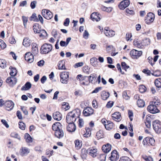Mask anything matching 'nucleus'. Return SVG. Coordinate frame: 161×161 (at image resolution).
<instances>
[{"label": "nucleus", "mask_w": 161, "mask_h": 161, "mask_svg": "<svg viewBox=\"0 0 161 161\" xmlns=\"http://www.w3.org/2000/svg\"><path fill=\"white\" fill-rule=\"evenodd\" d=\"M80 110L78 109L73 110L69 112L66 116V121L68 123H74L76 119L79 118Z\"/></svg>", "instance_id": "nucleus-1"}, {"label": "nucleus", "mask_w": 161, "mask_h": 161, "mask_svg": "<svg viewBox=\"0 0 161 161\" xmlns=\"http://www.w3.org/2000/svg\"><path fill=\"white\" fill-rule=\"evenodd\" d=\"M60 81L63 84H67L69 80V73L68 72L64 71L60 73Z\"/></svg>", "instance_id": "nucleus-2"}, {"label": "nucleus", "mask_w": 161, "mask_h": 161, "mask_svg": "<svg viewBox=\"0 0 161 161\" xmlns=\"http://www.w3.org/2000/svg\"><path fill=\"white\" fill-rule=\"evenodd\" d=\"M52 45L48 44H44L41 47L40 52L42 54H47L50 52L52 49Z\"/></svg>", "instance_id": "nucleus-3"}, {"label": "nucleus", "mask_w": 161, "mask_h": 161, "mask_svg": "<svg viewBox=\"0 0 161 161\" xmlns=\"http://www.w3.org/2000/svg\"><path fill=\"white\" fill-rule=\"evenodd\" d=\"M142 54L141 51H137L136 49L132 50L130 53V56L133 58L137 59L140 57Z\"/></svg>", "instance_id": "nucleus-4"}, {"label": "nucleus", "mask_w": 161, "mask_h": 161, "mask_svg": "<svg viewBox=\"0 0 161 161\" xmlns=\"http://www.w3.org/2000/svg\"><path fill=\"white\" fill-rule=\"evenodd\" d=\"M42 14L43 17L47 19H50L53 17V15L52 12L47 9H43L42 10Z\"/></svg>", "instance_id": "nucleus-5"}, {"label": "nucleus", "mask_w": 161, "mask_h": 161, "mask_svg": "<svg viewBox=\"0 0 161 161\" xmlns=\"http://www.w3.org/2000/svg\"><path fill=\"white\" fill-rule=\"evenodd\" d=\"M147 110L150 113L155 114L159 112V110L158 109L156 106L154 105L150 102V105L147 108Z\"/></svg>", "instance_id": "nucleus-6"}, {"label": "nucleus", "mask_w": 161, "mask_h": 161, "mask_svg": "<svg viewBox=\"0 0 161 161\" xmlns=\"http://www.w3.org/2000/svg\"><path fill=\"white\" fill-rule=\"evenodd\" d=\"M154 15L152 13H149L145 17V21L147 24L153 22L154 19Z\"/></svg>", "instance_id": "nucleus-7"}, {"label": "nucleus", "mask_w": 161, "mask_h": 161, "mask_svg": "<svg viewBox=\"0 0 161 161\" xmlns=\"http://www.w3.org/2000/svg\"><path fill=\"white\" fill-rule=\"evenodd\" d=\"M87 152L88 154L93 158H95L97 156V150L96 148L90 147L87 149Z\"/></svg>", "instance_id": "nucleus-8"}, {"label": "nucleus", "mask_w": 161, "mask_h": 161, "mask_svg": "<svg viewBox=\"0 0 161 161\" xmlns=\"http://www.w3.org/2000/svg\"><path fill=\"white\" fill-rule=\"evenodd\" d=\"M153 125L155 131L158 133H160L161 132V124L158 121L155 120L153 121Z\"/></svg>", "instance_id": "nucleus-9"}, {"label": "nucleus", "mask_w": 161, "mask_h": 161, "mask_svg": "<svg viewBox=\"0 0 161 161\" xmlns=\"http://www.w3.org/2000/svg\"><path fill=\"white\" fill-rule=\"evenodd\" d=\"M103 33L106 36L108 37L114 36L115 35V32L112 30L109 29L108 27H105L103 30Z\"/></svg>", "instance_id": "nucleus-10"}, {"label": "nucleus", "mask_w": 161, "mask_h": 161, "mask_svg": "<svg viewBox=\"0 0 161 161\" xmlns=\"http://www.w3.org/2000/svg\"><path fill=\"white\" fill-rule=\"evenodd\" d=\"M4 107L7 110L11 111L14 107V103L11 101H6L4 102Z\"/></svg>", "instance_id": "nucleus-11"}, {"label": "nucleus", "mask_w": 161, "mask_h": 161, "mask_svg": "<svg viewBox=\"0 0 161 161\" xmlns=\"http://www.w3.org/2000/svg\"><path fill=\"white\" fill-rule=\"evenodd\" d=\"M93 109L90 107L85 108L83 112V114L85 116H88L92 115L93 113Z\"/></svg>", "instance_id": "nucleus-12"}, {"label": "nucleus", "mask_w": 161, "mask_h": 161, "mask_svg": "<svg viewBox=\"0 0 161 161\" xmlns=\"http://www.w3.org/2000/svg\"><path fill=\"white\" fill-rule=\"evenodd\" d=\"M130 3L129 0H124L121 1L119 5V8L121 9H124L128 7Z\"/></svg>", "instance_id": "nucleus-13"}, {"label": "nucleus", "mask_w": 161, "mask_h": 161, "mask_svg": "<svg viewBox=\"0 0 161 161\" xmlns=\"http://www.w3.org/2000/svg\"><path fill=\"white\" fill-rule=\"evenodd\" d=\"M25 60L29 63L33 62L34 60L33 54L30 52H27L25 54Z\"/></svg>", "instance_id": "nucleus-14"}, {"label": "nucleus", "mask_w": 161, "mask_h": 161, "mask_svg": "<svg viewBox=\"0 0 161 161\" xmlns=\"http://www.w3.org/2000/svg\"><path fill=\"white\" fill-rule=\"evenodd\" d=\"M119 158V155L116 150H114L111 153V156L109 157L110 159L112 161H117Z\"/></svg>", "instance_id": "nucleus-15"}, {"label": "nucleus", "mask_w": 161, "mask_h": 161, "mask_svg": "<svg viewBox=\"0 0 161 161\" xmlns=\"http://www.w3.org/2000/svg\"><path fill=\"white\" fill-rule=\"evenodd\" d=\"M101 17L100 14L97 13H93L91 14L90 18L93 21L98 22L100 20Z\"/></svg>", "instance_id": "nucleus-16"}, {"label": "nucleus", "mask_w": 161, "mask_h": 161, "mask_svg": "<svg viewBox=\"0 0 161 161\" xmlns=\"http://www.w3.org/2000/svg\"><path fill=\"white\" fill-rule=\"evenodd\" d=\"M6 82L8 83L9 85L11 86H13L15 85L17 82V79L14 77H10L7 78L6 80Z\"/></svg>", "instance_id": "nucleus-17"}, {"label": "nucleus", "mask_w": 161, "mask_h": 161, "mask_svg": "<svg viewBox=\"0 0 161 161\" xmlns=\"http://www.w3.org/2000/svg\"><path fill=\"white\" fill-rule=\"evenodd\" d=\"M141 40L138 39H135L133 42L134 45L138 48L142 49L143 48Z\"/></svg>", "instance_id": "nucleus-18"}, {"label": "nucleus", "mask_w": 161, "mask_h": 161, "mask_svg": "<svg viewBox=\"0 0 161 161\" xmlns=\"http://www.w3.org/2000/svg\"><path fill=\"white\" fill-rule=\"evenodd\" d=\"M112 119L116 122H119L121 120L120 114L119 112H115L112 115Z\"/></svg>", "instance_id": "nucleus-19"}, {"label": "nucleus", "mask_w": 161, "mask_h": 161, "mask_svg": "<svg viewBox=\"0 0 161 161\" xmlns=\"http://www.w3.org/2000/svg\"><path fill=\"white\" fill-rule=\"evenodd\" d=\"M67 129L68 131L69 132H73L76 130V126L74 123H68Z\"/></svg>", "instance_id": "nucleus-20"}, {"label": "nucleus", "mask_w": 161, "mask_h": 161, "mask_svg": "<svg viewBox=\"0 0 161 161\" xmlns=\"http://www.w3.org/2000/svg\"><path fill=\"white\" fill-rule=\"evenodd\" d=\"M31 43V41L28 37H25L24 39L22 42L23 46L26 47L30 46Z\"/></svg>", "instance_id": "nucleus-21"}, {"label": "nucleus", "mask_w": 161, "mask_h": 161, "mask_svg": "<svg viewBox=\"0 0 161 161\" xmlns=\"http://www.w3.org/2000/svg\"><path fill=\"white\" fill-rule=\"evenodd\" d=\"M111 145L109 143H108L106 145H103L102 147V150L105 153H108L111 150Z\"/></svg>", "instance_id": "nucleus-22"}, {"label": "nucleus", "mask_w": 161, "mask_h": 161, "mask_svg": "<svg viewBox=\"0 0 161 161\" xmlns=\"http://www.w3.org/2000/svg\"><path fill=\"white\" fill-rule=\"evenodd\" d=\"M53 117L54 119L57 120H60L62 118L61 114L58 111H56L53 113Z\"/></svg>", "instance_id": "nucleus-23"}, {"label": "nucleus", "mask_w": 161, "mask_h": 161, "mask_svg": "<svg viewBox=\"0 0 161 161\" xmlns=\"http://www.w3.org/2000/svg\"><path fill=\"white\" fill-rule=\"evenodd\" d=\"M21 154L22 156H25L27 155L30 153V149L26 147H22L20 149Z\"/></svg>", "instance_id": "nucleus-24"}, {"label": "nucleus", "mask_w": 161, "mask_h": 161, "mask_svg": "<svg viewBox=\"0 0 161 161\" xmlns=\"http://www.w3.org/2000/svg\"><path fill=\"white\" fill-rule=\"evenodd\" d=\"M62 125L59 122H57L54 124L52 126V128L53 130L56 131L59 130H62Z\"/></svg>", "instance_id": "nucleus-25"}, {"label": "nucleus", "mask_w": 161, "mask_h": 161, "mask_svg": "<svg viewBox=\"0 0 161 161\" xmlns=\"http://www.w3.org/2000/svg\"><path fill=\"white\" fill-rule=\"evenodd\" d=\"M58 68L59 69L66 70L64 64V61L62 60L59 61L58 64Z\"/></svg>", "instance_id": "nucleus-26"}, {"label": "nucleus", "mask_w": 161, "mask_h": 161, "mask_svg": "<svg viewBox=\"0 0 161 161\" xmlns=\"http://www.w3.org/2000/svg\"><path fill=\"white\" fill-rule=\"evenodd\" d=\"M32 52L35 55L38 52L37 45L36 43H33L32 44Z\"/></svg>", "instance_id": "nucleus-27"}, {"label": "nucleus", "mask_w": 161, "mask_h": 161, "mask_svg": "<svg viewBox=\"0 0 161 161\" xmlns=\"http://www.w3.org/2000/svg\"><path fill=\"white\" fill-rule=\"evenodd\" d=\"M55 136L58 138H62L64 135V133L62 130L55 131Z\"/></svg>", "instance_id": "nucleus-28"}, {"label": "nucleus", "mask_w": 161, "mask_h": 161, "mask_svg": "<svg viewBox=\"0 0 161 161\" xmlns=\"http://www.w3.org/2000/svg\"><path fill=\"white\" fill-rule=\"evenodd\" d=\"M114 126V123L110 121H107V125H105V128L108 130L112 129Z\"/></svg>", "instance_id": "nucleus-29"}, {"label": "nucleus", "mask_w": 161, "mask_h": 161, "mask_svg": "<svg viewBox=\"0 0 161 161\" xmlns=\"http://www.w3.org/2000/svg\"><path fill=\"white\" fill-rule=\"evenodd\" d=\"M101 96L103 100H105L109 97V94L108 92L103 91L101 92Z\"/></svg>", "instance_id": "nucleus-30"}, {"label": "nucleus", "mask_w": 161, "mask_h": 161, "mask_svg": "<svg viewBox=\"0 0 161 161\" xmlns=\"http://www.w3.org/2000/svg\"><path fill=\"white\" fill-rule=\"evenodd\" d=\"M88 154L87 149L86 150L85 148H83L81 150V156L83 159H86Z\"/></svg>", "instance_id": "nucleus-31"}, {"label": "nucleus", "mask_w": 161, "mask_h": 161, "mask_svg": "<svg viewBox=\"0 0 161 161\" xmlns=\"http://www.w3.org/2000/svg\"><path fill=\"white\" fill-rule=\"evenodd\" d=\"M33 30L34 32L36 33H40V29L39 27V25L36 23L33 26Z\"/></svg>", "instance_id": "nucleus-32"}, {"label": "nucleus", "mask_w": 161, "mask_h": 161, "mask_svg": "<svg viewBox=\"0 0 161 161\" xmlns=\"http://www.w3.org/2000/svg\"><path fill=\"white\" fill-rule=\"evenodd\" d=\"M31 86V85L30 82H27L25 85L24 86H23L21 89L22 90H27L30 89Z\"/></svg>", "instance_id": "nucleus-33"}, {"label": "nucleus", "mask_w": 161, "mask_h": 161, "mask_svg": "<svg viewBox=\"0 0 161 161\" xmlns=\"http://www.w3.org/2000/svg\"><path fill=\"white\" fill-rule=\"evenodd\" d=\"M137 104L139 107L141 108L144 107L145 105V102L141 99H138V100L137 101Z\"/></svg>", "instance_id": "nucleus-34"}, {"label": "nucleus", "mask_w": 161, "mask_h": 161, "mask_svg": "<svg viewBox=\"0 0 161 161\" xmlns=\"http://www.w3.org/2000/svg\"><path fill=\"white\" fill-rule=\"evenodd\" d=\"M143 48L149 45L150 43V40L149 39H146L143 40H141Z\"/></svg>", "instance_id": "nucleus-35"}, {"label": "nucleus", "mask_w": 161, "mask_h": 161, "mask_svg": "<svg viewBox=\"0 0 161 161\" xmlns=\"http://www.w3.org/2000/svg\"><path fill=\"white\" fill-rule=\"evenodd\" d=\"M97 58L95 57H93L91 58L90 59V62L91 64L94 67H95L97 64Z\"/></svg>", "instance_id": "nucleus-36"}, {"label": "nucleus", "mask_w": 161, "mask_h": 161, "mask_svg": "<svg viewBox=\"0 0 161 161\" xmlns=\"http://www.w3.org/2000/svg\"><path fill=\"white\" fill-rule=\"evenodd\" d=\"M6 63L7 62L5 60L0 59V66L1 68H5L7 66Z\"/></svg>", "instance_id": "nucleus-37"}, {"label": "nucleus", "mask_w": 161, "mask_h": 161, "mask_svg": "<svg viewBox=\"0 0 161 161\" xmlns=\"http://www.w3.org/2000/svg\"><path fill=\"white\" fill-rule=\"evenodd\" d=\"M86 133L83 134V136L86 137H88L91 134V128L89 127L86 128Z\"/></svg>", "instance_id": "nucleus-38"}, {"label": "nucleus", "mask_w": 161, "mask_h": 161, "mask_svg": "<svg viewBox=\"0 0 161 161\" xmlns=\"http://www.w3.org/2000/svg\"><path fill=\"white\" fill-rule=\"evenodd\" d=\"M103 133L102 130H99L96 133V136L98 139L102 138L103 137Z\"/></svg>", "instance_id": "nucleus-39"}, {"label": "nucleus", "mask_w": 161, "mask_h": 161, "mask_svg": "<svg viewBox=\"0 0 161 161\" xmlns=\"http://www.w3.org/2000/svg\"><path fill=\"white\" fill-rule=\"evenodd\" d=\"M75 147L77 149H79L82 146V144L81 142H80L78 140H77L75 141Z\"/></svg>", "instance_id": "nucleus-40"}, {"label": "nucleus", "mask_w": 161, "mask_h": 161, "mask_svg": "<svg viewBox=\"0 0 161 161\" xmlns=\"http://www.w3.org/2000/svg\"><path fill=\"white\" fill-rule=\"evenodd\" d=\"M25 138L27 142H31L32 141V139L28 133H26L24 135Z\"/></svg>", "instance_id": "nucleus-41"}, {"label": "nucleus", "mask_w": 161, "mask_h": 161, "mask_svg": "<svg viewBox=\"0 0 161 161\" xmlns=\"http://www.w3.org/2000/svg\"><path fill=\"white\" fill-rule=\"evenodd\" d=\"M154 83L156 86L158 88H161V78L155 80Z\"/></svg>", "instance_id": "nucleus-42"}, {"label": "nucleus", "mask_w": 161, "mask_h": 161, "mask_svg": "<svg viewBox=\"0 0 161 161\" xmlns=\"http://www.w3.org/2000/svg\"><path fill=\"white\" fill-rule=\"evenodd\" d=\"M30 19L31 21H33L35 22H38V18L36 16V14L35 13L32 14L31 16V17Z\"/></svg>", "instance_id": "nucleus-43"}, {"label": "nucleus", "mask_w": 161, "mask_h": 161, "mask_svg": "<svg viewBox=\"0 0 161 161\" xmlns=\"http://www.w3.org/2000/svg\"><path fill=\"white\" fill-rule=\"evenodd\" d=\"M142 158L145 161H153V158L150 156H147L145 155L142 156Z\"/></svg>", "instance_id": "nucleus-44"}, {"label": "nucleus", "mask_w": 161, "mask_h": 161, "mask_svg": "<svg viewBox=\"0 0 161 161\" xmlns=\"http://www.w3.org/2000/svg\"><path fill=\"white\" fill-rule=\"evenodd\" d=\"M11 137L16 138L20 140V137L18 133L15 132H12L11 134Z\"/></svg>", "instance_id": "nucleus-45"}, {"label": "nucleus", "mask_w": 161, "mask_h": 161, "mask_svg": "<svg viewBox=\"0 0 161 161\" xmlns=\"http://www.w3.org/2000/svg\"><path fill=\"white\" fill-rule=\"evenodd\" d=\"M19 128L22 130H24L25 128V125L22 122H19Z\"/></svg>", "instance_id": "nucleus-46"}, {"label": "nucleus", "mask_w": 161, "mask_h": 161, "mask_svg": "<svg viewBox=\"0 0 161 161\" xmlns=\"http://www.w3.org/2000/svg\"><path fill=\"white\" fill-rule=\"evenodd\" d=\"M78 126L79 127L81 128L84 125V122L82 119L78 118Z\"/></svg>", "instance_id": "nucleus-47"}, {"label": "nucleus", "mask_w": 161, "mask_h": 161, "mask_svg": "<svg viewBox=\"0 0 161 161\" xmlns=\"http://www.w3.org/2000/svg\"><path fill=\"white\" fill-rule=\"evenodd\" d=\"M121 66L122 69L125 70V71H127V69L129 68V66L128 65H127L126 63L125 62H122Z\"/></svg>", "instance_id": "nucleus-48"}, {"label": "nucleus", "mask_w": 161, "mask_h": 161, "mask_svg": "<svg viewBox=\"0 0 161 161\" xmlns=\"http://www.w3.org/2000/svg\"><path fill=\"white\" fill-rule=\"evenodd\" d=\"M106 158V155L105 154H101L99 158V159L100 161H105Z\"/></svg>", "instance_id": "nucleus-49"}, {"label": "nucleus", "mask_w": 161, "mask_h": 161, "mask_svg": "<svg viewBox=\"0 0 161 161\" xmlns=\"http://www.w3.org/2000/svg\"><path fill=\"white\" fill-rule=\"evenodd\" d=\"M40 36L41 37L42 36L46 37L47 36V34L46 31L44 30H42L40 31Z\"/></svg>", "instance_id": "nucleus-50"}, {"label": "nucleus", "mask_w": 161, "mask_h": 161, "mask_svg": "<svg viewBox=\"0 0 161 161\" xmlns=\"http://www.w3.org/2000/svg\"><path fill=\"white\" fill-rule=\"evenodd\" d=\"M119 161H131L130 159L127 156H123L121 157Z\"/></svg>", "instance_id": "nucleus-51"}, {"label": "nucleus", "mask_w": 161, "mask_h": 161, "mask_svg": "<svg viewBox=\"0 0 161 161\" xmlns=\"http://www.w3.org/2000/svg\"><path fill=\"white\" fill-rule=\"evenodd\" d=\"M83 71L84 73H85L87 74H89V68L88 66H86L82 68Z\"/></svg>", "instance_id": "nucleus-52"}, {"label": "nucleus", "mask_w": 161, "mask_h": 161, "mask_svg": "<svg viewBox=\"0 0 161 161\" xmlns=\"http://www.w3.org/2000/svg\"><path fill=\"white\" fill-rule=\"evenodd\" d=\"M12 71L10 72V75L12 77H14L17 73V71L15 69L12 68Z\"/></svg>", "instance_id": "nucleus-53"}, {"label": "nucleus", "mask_w": 161, "mask_h": 161, "mask_svg": "<svg viewBox=\"0 0 161 161\" xmlns=\"http://www.w3.org/2000/svg\"><path fill=\"white\" fill-rule=\"evenodd\" d=\"M139 90L140 92L143 93L146 91V88L145 86L142 85L140 86Z\"/></svg>", "instance_id": "nucleus-54"}, {"label": "nucleus", "mask_w": 161, "mask_h": 161, "mask_svg": "<svg viewBox=\"0 0 161 161\" xmlns=\"http://www.w3.org/2000/svg\"><path fill=\"white\" fill-rule=\"evenodd\" d=\"M22 19L23 21L24 25L25 27L27 24V23L28 21V18L26 17L23 16L22 17Z\"/></svg>", "instance_id": "nucleus-55"}, {"label": "nucleus", "mask_w": 161, "mask_h": 161, "mask_svg": "<svg viewBox=\"0 0 161 161\" xmlns=\"http://www.w3.org/2000/svg\"><path fill=\"white\" fill-rule=\"evenodd\" d=\"M128 114L130 121H132L133 120V114L132 111L130 110H129L128 111Z\"/></svg>", "instance_id": "nucleus-56"}, {"label": "nucleus", "mask_w": 161, "mask_h": 161, "mask_svg": "<svg viewBox=\"0 0 161 161\" xmlns=\"http://www.w3.org/2000/svg\"><path fill=\"white\" fill-rule=\"evenodd\" d=\"M89 34L87 30H85L84 32L83 35V37L86 39H87L88 38Z\"/></svg>", "instance_id": "nucleus-57"}, {"label": "nucleus", "mask_w": 161, "mask_h": 161, "mask_svg": "<svg viewBox=\"0 0 161 161\" xmlns=\"http://www.w3.org/2000/svg\"><path fill=\"white\" fill-rule=\"evenodd\" d=\"M52 34L54 38H56L58 36V33L54 29L52 31Z\"/></svg>", "instance_id": "nucleus-58"}, {"label": "nucleus", "mask_w": 161, "mask_h": 161, "mask_svg": "<svg viewBox=\"0 0 161 161\" xmlns=\"http://www.w3.org/2000/svg\"><path fill=\"white\" fill-rule=\"evenodd\" d=\"M83 62H80L76 63L74 65V67L75 68H78L79 67L82 66L83 65Z\"/></svg>", "instance_id": "nucleus-59"}, {"label": "nucleus", "mask_w": 161, "mask_h": 161, "mask_svg": "<svg viewBox=\"0 0 161 161\" xmlns=\"http://www.w3.org/2000/svg\"><path fill=\"white\" fill-rule=\"evenodd\" d=\"M148 143H149L152 145H153L154 144L155 140L153 138L149 137Z\"/></svg>", "instance_id": "nucleus-60"}, {"label": "nucleus", "mask_w": 161, "mask_h": 161, "mask_svg": "<svg viewBox=\"0 0 161 161\" xmlns=\"http://www.w3.org/2000/svg\"><path fill=\"white\" fill-rule=\"evenodd\" d=\"M125 11L127 13L133 15L135 14L133 10H130L128 8H127L125 9Z\"/></svg>", "instance_id": "nucleus-61"}, {"label": "nucleus", "mask_w": 161, "mask_h": 161, "mask_svg": "<svg viewBox=\"0 0 161 161\" xmlns=\"http://www.w3.org/2000/svg\"><path fill=\"white\" fill-rule=\"evenodd\" d=\"M151 103L153 104L154 105H160V100H158V101H153L152 102H150Z\"/></svg>", "instance_id": "nucleus-62"}, {"label": "nucleus", "mask_w": 161, "mask_h": 161, "mask_svg": "<svg viewBox=\"0 0 161 161\" xmlns=\"http://www.w3.org/2000/svg\"><path fill=\"white\" fill-rule=\"evenodd\" d=\"M1 121L2 124L5 126V127L7 128H8L9 127V125L8 124L7 122L6 121V120L4 119H2L1 120Z\"/></svg>", "instance_id": "nucleus-63"}, {"label": "nucleus", "mask_w": 161, "mask_h": 161, "mask_svg": "<svg viewBox=\"0 0 161 161\" xmlns=\"http://www.w3.org/2000/svg\"><path fill=\"white\" fill-rule=\"evenodd\" d=\"M114 103L113 101H109L108 103L106 106L108 108H110L112 107Z\"/></svg>", "instance_id": "nucleus-64"}]
</instances>
